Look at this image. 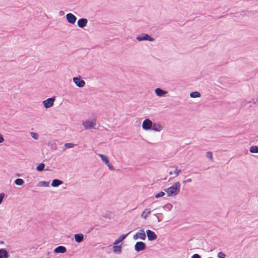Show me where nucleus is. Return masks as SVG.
I'll use <instances>...</instances> for the list:
<instances>
[{"label": "nucleus", "mask_w": 258, "mask_h": 258, "mask_svg": "<svg viewBox=\"0 0 258 258\" xmlns=\"http://www.w3.org/2000/svg\"><path fill=\"white\" fill-rule=\"evenodd\" d=\"M180 183L179 182H176L171 186L164 190L167 192L168 197H173L178 195L180 191Z\"/></svg>", "instance_id": "nucleus-1"}, {"label": "nucleus", "mask_w": 258, "mask_h": 258, "mask_svg": "<svg viewBox=\"0 0 258 258\" xmlns=\"http://www.w3.org/2000/svg\"><path fill=\"white\" fill-rule=\"evenodd\" d=\"M137 40L139 41H154L155 39L152 37L150 35L146 33H142L141 35H139L136 38Z\"/></svg>", "instance_id": "nucleus-2"}, {"label": "nucleus", "mask_w": 258, "mask_h": 258, "mask_svg": "<svg viewBox=\"0 0 258 258\" xmlns=\"http://www.w3.org/2000/svg\"><path fill=\"white\" fill-rule=\"evenodd\" d=\"M99 156L101 159L102 161L107 166L110 170H113L114 167L113 165L110 163L108 158L106 155L103 154H99Z\"/></svg>", "instance_id": "nucleus-3"}, {"label": "nucleus", "mask_w": 258, "mask_h": 258, "mask_svg": "<svg viewBox=\"0 0 258 258\" xmlns=\"http://www.w3.org/2000/svg\"><path fill=\"white\" fill-rule=\"evenodd\" d=\"M146 248L145 243L143 241H138L135 245V249L138 252L145 250Z\"/></svg>", "instance_id": "nucleus-4"}, {"label": "nucleus", "mask_w": 258, "mask_h": 258, "mask_svg": "<svg viewBox=\"0 0 258 258\" xmlns=\"http://www.w3.org/2000/svg\"><path fill=\"white\" fill-rule=\"evenodd\" d=\"M55 100V97L53 96L44 100L43 101V104L46 108H49L53 105Z\"/></svg>", "instance_id": "nucleus-5"}, {"label": "nucleus", "mask_w": 258, "mask_h": 258, "mask_svg": "<svg viewBox=\"0 0 258 258\" xmlns=\"http://www.w3.org/2000/svg\"><path fill=\"white\" fill-rule=\"evenodd\" d=\"M146 238V233L143 229H141L139 230V232L136 233L133 236V239L135 240L138 239V238H140L142 240H145Z\"/></svg>", "instance_id": "nucleus-6"}, {"label": "nucleus", "mask_w": 258, "mask_h": 258, "mask_svg": "<svg viewBox=\"0 0 258 258\" xmlns=\"http://www.w3.org/2000/svg\"><path fill=\"white\" fill-rule=\"evenodd\" d=\"M83 125L86 130H89L94 128L96 125V119H92L91 121L87 120L83 122Z\"/></svg>", "instance_id": "nucleus-7"}, {"label": "nucleus", "mask_w": 258, "mask_h": 258, "mask_svg": "<svg viewBox=\"0 0 258 258\" xmlns=\"http://www.w3.org/2000/svg\"><path fill=\"white\" fill-rule=\"evenodd\" d=\"M152 123L153 122L150 119L148 118L145 119L143 122L142 128L146 131L151 130Z\"/></svg>", "instance_id": "nucleus-8"}, {"label": "nucleus", "mask_w": 258, "mask_h": 258, "mask_svg": "<svg viewBox=\"0 0 258 258\" xmlns=\"http://www.w3.org/2000/svg\"><path fill=\"white\" fill-rule=\"evenodd\" d=\"M148 240L149 241H153L157 238V234L153 231L147 229L146 231Z\"/></svg>", "instance_id": "nucleus-9"}, {"label": "nucleus", "mask_w": 258, "mask_h": 258, "mask_svg": "<svg viewBox=\"0 0 258 258\" xmlns=\"http://www.w3.org/2000/svg\"><path fill=\"white\" fill-rule=\"evenodd\" d=\"M73 80L76 86L79 88L83 87L85 85V82L81 77H74Z\"/></svg>", "instance_id": "nucleus-10"}, {"label": "nucleus", "mask_w": 258, "mask_h": 258, "mask_svg": "<svg viewBox=\"0 0 258 258\" xmlns=\"http://www.w3.org/2000/svg\"><path fill=\"white\" fill-rule=\"evenodd\" d=\"M66 18L68 22L71 24H74L77 20L76 17L70 13L66 15Z\"/></svg>", "instance_id": "nucleus-11"}, {"label": "nucleus", "mask_w": 258, "mask_h": 258, "mask_svg": "<svg viewBox=\"0 0 258 258\" xmlns=\"http://www.w3.org/2000/svg\"><path fill=\"white\" fill-rule=\"evenodd\" d=\"M88 23V20L86 18H80L77 21V24L80 28H84Z\"/></svg>", "instance_id": "nucleus-12"}, {"label": "nucleus", "mask_w": 258, "mask_h": 258, "mask_svg": "<svg viewBox=\"0 0 258 258\" xmlns=\"http://www.w3.org/2000/svg\"><path fill=\"white\" fill-rule=\"evenodd\" d=\"M155 93L157 96L162 97L167 93V91L161 88H157L155 90Z\"/></svg>", "instance_id": "nucleus-13"}, {"label": "nucleus", "mask_w": 258, "mask_h": 258, "mask_svg": "<svg viewBox=\"0 0 258 258\" xmlns=\"http://www.w3.org/2000/svg\"><path fill=\"white\" fill-rule=\"evenodd\" d=\"M67 251V248L63 246H58L54 249L55 253H64Z\"/></svg>", "instance_id": "nucleus-14"}, {"label": "nucleus", "mask_w": 258, "mask_h": 258, "mask_svg": "<svg viewBox=\"0 0 258 258\" xmlns=\"http://www.w3.org/2000/svg\"><path fill=\"white\" fill-rule=\"evenodd\" d=\"M162 129L163 126L161 124L156 123H153L151 130L154 131L155 132H160Z\"/></svg>", "instance_id": "nucleus-15"}, {"label": "nucleus", "mask_w": 258, "mask_h": 258, "mask_svg": "<svg viewBox=\"0 0 258 258\" xmlns=\"http://www.w3.org/2000/svg\"><path fill=\"white\" fill-rule=\"evenodd\" d=\"M74 239L76 242L80 243L84 240V235L82 233L75 234Z\"/></svg>", "instance_id": "nucleus-16"}, {"label": "nucleus", "mask_w": 258, "mask_h": 258, "mask_svg": "<svg viewBox=\"0 0 258 258\" xmlns=\"http://www.w3.org/2000/svg\"><path fill=\"white\" fill-rule=\"evenodd\" d=\"M130 232H128V233H127L126 234H122V235H120L117 239H116L114 241V242L113 243V245H117L119 242L123 241L126 237V236L130 233Z\"/></svg>", "instance_id": "nucleus-17"}, {"label": "nucleus", "mask_w": 258, "mask_h": 258, "mask_svg": "<svg viewBox=\"0 0 258 258\" xmlns=\"http://www.w3.org/2000/svg\"><path fill=\"white\" fill-rule=\"evenodd\" d=\"M9 254L5 248H0V258H8Z\"/></svg>", "instance_id": "nucleus-18"}, {"label": "nucleus", "mask_w": 258, "mask_h": 258, "mask_svg": "<svg viewBox=\"0 0 258 258\" xmlns=\"http://www.w3.org/2000/svg\"><path fill=\"white\" fill-rule=\"evenodd\" d=\"M63 183V181L58 179H54L52 180L51 185L53 187H57Z\"/></svg>", "instance_id": "nucleus-19"}, {"label": "nucleus", "mask_w": 258, "mask_h": 258, "mask_svg": "<svg viewBox=\"0 0 258 258\" xmlns=\"http://www.w3.org/2000/svg\"><path fill=\"white\" fill-rule=\"evenodd\" d=\"M112 248L113 251L115 253L119 254L122 251L121 245H114Z\"/></svg>", "instance_id": "nucleus-20"}, {"label": "nucleus", "mask_w": 258, "mask_h": 258, "mask_svg": "<svg viewBox=\"0 0 258 258\" xmlns=\"http://www.w3.org/2000/svg\"><path fill=\"white\" fill-rule=\"evenodd\" d=\"M189 96H190V97H191L192 98H195L200 97L201 95L199 92L193 91L190 93Z\"/></svg>", "instance_id": "nucleus-21"}, {"label": "nucleus", "mask_w": 258, "mask_h": 258, "mask_svg": "<svg viewBox=\"0 0 258 258\" xmlns=\"http://www.w3.org/2000/svg\"><path fill=\"white\" fill-rule=\"evenodd\" d=\"M151 213V211L149 209H146L142 213L141 216L144 219H146L149 214Z\"/></svg>", "instance_id": "nucleus-22"}, {"label": "nucleus", "mask_w": 258, "mask_h": 258, "mask_svg": "<svg viewBox=\"0 0 258 258\" xmlns=\"http://www.w3.org/2000/svg\"><path fill=\"white\" fill-rule=\"evenodd\" d=\"M45 165L43 163H41L36 168V170L38 171H42L44 170Z\"/></svg>", "instance_id": "nucleus-23"}, {"label": "nucleus", "mask_w": 258, "mask_h": 258, "mask_svg": "<svg viewBox=\"0 0 258 258\" xmlns=\"http://www.w3.org/2000/svg\"><path fill=\"white\" fill-rule=\"evenodd\" d=\"M49 184V181H41L38 182L37 186H48Z\"/></svg>", "instance_id": "nucleus-24"}, {"label": "nucleus", "mask_w": 258, "mask_h": 258, "mask_svg": "<svg viewBox=\"0 0 258 258\" xmlns=\"http://www.w3.org/2000/svg\"><path fill=\"white\" fill-rule=\"evenodd\" d=\"M249 152L252 153H258V146H252L249 148Z\"/></svg>", "instance_id": "nucleus-25"}, {"label": "nucleus", "mask_w": 258, "mask_h": 258, "mask_svg": "<svg viewBox=\"0 0 258 258\" xmlns=\"http://www.w3.org/2000/svg\"><path fill=\"white\" fill-rule=\"evenodd\" d=\"M24 181L21 178H17L14 181V183L17 185H22L24 183Z\"/></svg>", "instance_id": "nucleus-26"}, {"label": "nucleus", "mask_w": 258, "mask_h": 258, "mask_svg": "<svg viewBox=\"0 0 258 258\" xmlns=\"http://www.w3.org/2000/svg\"><path fill=\"white\" fill-rule=\"evenodd\" d=\"M165 195V193L163 191H160L157 194H156L155 196V197L157 199L162 197Z\"/></svg>", "instance_id": "nucleus-27"}, {"label": "nucleus", "mask_w": 258, "mask_h": 258, "mask_svg": "<svg viewBox=\"0 0 258 258\" xmlns=\"http://www.w3.org/2000/svg\"><path fill=\"white\" fill-rule=\"evenodd\" d=\"M30 135L33 139L37 140L38 139V135L34 132H30Z\"/></svg>", "instance_id": "nucleus-28"}, {"label": "nucleus", "mask_w": 258, "mask_h": 258, "mask_svg": "<svg viewBox=\"0 0 258 258\" xmlns=\"http://www.w3.org/2000/svg\"><path fill=\"white\" fill-rule=\"evenodd\" d=\"M74 146H75V144H74L73 143H66L64 144V146L67 148H71L74 147Z\"/></svg>", "instance_id": "nucleus-29"}, {"label": "nucleus", "mask_w": 258, "mask_h": 258, "mask_svg": "<svg viewBox=\"0 0 258 258\" xmlns=\"http://www.w3.org/2000/svg\"><path fill=\"white\" fill-rule=\"evenodd\" d=\"M217 256L218 258H225L226 255L223 252H219L218 253Z\"/></svg>", "instance_id": "nucleus-30"}, {"label": "nucleus", "mask_w": 258, "mask_h": 258, "mask_svg": "<svg viewBox=\"0 0 258 258\" xmlns=\"http://www.w3.org/2000/svg\"><path fill=\"white\" fill-rule=\"evenodd\" d=\"M206 157L210 159H212V153L211 152H207L206 153Z\"/></svg>", "instance_id": "nucleus-31"}, {"label": "nucleus", "mask_w": 258, "mask_h": 258, "mask_svg": "<svg viewBox=\"0 0 258 258\" xmlns=\"http://www.w3.org/2000/svg\"><path fill=\"white\" fill-rule=\"evenodd\" d=\"M5 196V194L4 193L0 194V205L2 204L3 201V199Z\"/></svg>", "instance_id": "nucleus-32"}, {"label": "nucleus", "mask_w": 258, "mask_h": 258, "mask_svg": "<svg viewBox=\"0 0 258 258\" xmlns=\"http://www.w3.org/2000/svg\"><path fill=\"white\" fill-rule=\"evenodd\" d=\"M181 172V170L175 168L173 172L175 174V176H177L179 173Z\"/></svg>", "instance_id": "nucleus-33"}, {"label": "nucleus", "mask_w": 258, "mask_h": 258, "mask_svg": "<svg viewBox=\"0 0 258 258\" xmlns=\"http://www.w3.org/2000/svg\"><path fill=\"white\" fill-rule=\"evenodd\" d=\"M191 258H201V256L200 254L196 253L193 254L191 256Z\"/></svg>", "instance_id": "nucleus-34"}, {"label": "nucleus", "mask_w": 258, "mask_h": 258, "mask_svg": "<svg viewBox=\"0 0 258 258\" xmlns=\"http://www.w3.org/2000/svg\"><path fill=\"white\" fill-rule=\"evenodd\" d=\"M5 140L3 137V136L0 134V143H3Z\"/></svg>", "instance_id": "nucleus-35"}, {"label": "nucleus", "mask_w": 258, "mask_h": 258, "mask_svg": "<svg viewBox=\"0 0 258 258\" xmlns=\"http://www.w3.org/2000/svg\"><path fill=\"white\" fill-rule=\"evenodd\" d=\"M191 181V178H188L186 180H183V183H185L186 182H190Z\"/></svg>", "instance_id": "nucleus-36"}, {"label": "nucleus", "mask_w": 258, "mask_h": 258, "mask_svg": "<svg viewBox=\"0 0 258 258\" xmlns=\"http://www.w3.org/2000/svg\"><path fill=\"white\" fill-rule=\"evenodd\" d=\"M257 99H256V100H255V99H252V102H253L254 104L256 103V102H257Z\"/></svg>", "instance_id": "nucleus-37"}, {"label": "nucleus", "mask_w": 258, "mask_h": 258, "mask_svg": "<svg viewBox=\"0 0 258 258\" xmlns=\"http://www.w3.org/2000/svg\"><path fill=\"white\" fill-rule=\"evenodd\" d=\"M173 172L172 171H170V172H169V174L170 175H172V174H173Z\"/></svg>", "instance_id": "nucleus-38"}, {"label": "nucleus", "mask_w": 258, "mask_h": 258, "mask_svg": "<svg viewBox=\"0 0 258 258\" xmlns=\"http://www.w3.org/2000/svg\"><path fill=\"white\" fill-rule=\"evenodd\" d=\"M157 220L158 222H160V220L158 217H157Z\"/></svg>", "instance_id": "nucleus-39"}, {"label": "nucleus", "mask_w": 258, "mask_h": 258, "mask_svg": "<svg viewBox=\"0 0 258 258\" xmlns=\"http://www.w3.org/2000/svg\"><path fill=\"white\" fill-rule=\"evenodd\" d=\"M0 243H1V244H4V241H0Z\"/></svg>", "instance_id": "nucleus-40"}, {"label": "nucleus", "mask_w": 258, "mask_h": 258, "mask_svg": "<svg viewBox=\"0 0 258 258\" xmlns=\"http://www.w3.org/2000/svg\"><path fill=\"white\" fill-rule=\"evenodd\" d=\"M49 254V252H48L47 255Z\"/></svg>", "instance_id": "nucleus-41"}, {"label": "nucleus", "mask_w": 258, "mask_h": 258, "mask_svg": "<svg viewBox=\"0 0 258 258\" xmlns=\"http://www.w3.org/2000/svg\"><path fill=\"white\" fill-rule=\"evenodd\" d=\"M47 258H50V257H47Z\"/></svg>", "instance_id": "nucleus-42"}]
</instances>
